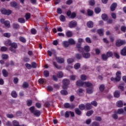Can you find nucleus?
<instances>
[{
    "label": "nucleus",
    "instance_id": "obj_59",
    "mask_svg": "<svg viewBox=\"0 0 126 126\" xmlns=\"http://www.w3.org/2000/svg\"><path fill=\"white\" fill-rule=\"evenodd\" d=\"M104 89H105V86L104 85H101L99 86L100 91H104Z\"/></svg>",
    "mask_w": 126,
    "mask_h": 126
},
{
    "label": "nucleus",
    "instance_id": "obj_12",
    "mask_svg": "<svg viewBox=\"0 0 126 126\" xmlns=\"http://www.w3.org/2000/svg\"><path fill=\"white\" fill-rule=\"evenodd\" d=\"M76 48L78 49V51L80 52V53H82V52H83V48L81 47V44H77L76 45Z\"/></svg>",
    "mask_w": 126,
    "mask_h": 126
},
{
    "label": "nucleus",
    "instance_id": "obj_39",
    "mask_svg": "<svg viewBox=\"0 0 126 126\" xmlns=\"http://www.w3.org/2000/svg\"><path fill=\"white\" fill-rule=\"evenodd\" d=\"M106 56L108 58H111L113 57V53L111 51H108L106 53Z\"/></svg>",
    "mask_w": 126,
    "mask_h": 126
},
{
    "label": "nucleus",
    "instance_id": "obj_9",
    "mask_svg": "<svg viewBox=\"0 0 126 126\" xmlns=\"http://www.w3.org/2000/svg\"><path fill=\"white\" fill-rule=\"evenodd\" d=\"M117 114H119V115H126V112L124 109L120 108L117 110Z\"/></svg>",
    "mask_w": 126,
    "mask_h": 126
},
{
    "label": "nucleus",
    "instance_id": "obj_24",
    "mask_svg": "<svg viewBox=\"0 0 126 126\" xmlns=\"http://www.w3.org/2000/svg\"><path fill=\"white\" fill-rule=\"evenodd\" d=\"M68 42H69V44H70V45H75V41H74V39L69 38Z\"/></svg>",
    "mask_w": 126,
    "mask_h": 126
},
{
    "label": "nucleus",
    "instance_id": "obj_33",
    "mask_svg": "<svg viewBox=\"0 0 126 126\" xmlns=\"http://www.w3.org/2000/svg\"><path fill=\"white\" fill-rule=\"evenodd\" d=\"M79 109L80 110H81L82 111H83L85 109V105L84 104H81L79 105Z\"/></svg>",
    "mask_w": 126,
    "mask_h": 126
},
{
    "label": "nucleus",
    "instance_id": "obj_1",
    "mask_svg": "<svg viewBox=\"0 0 126 126\" xmlns=\"http://www.w3.org/2000/svg\"><path fill=\"white\" fill-rule=\"evenodd\" d=\"M121 74H122V73L121 71H118L116 73V77L114 78L113 77L111 78L112 81H120L121 80Z\"/></svg>",
    "mask_w": 126,
    "mask_h": 126
},
{
    "label": "nucleus",
    "instance_id": "obj_22",
    "mask_svg": "<svg viewBox=\"0 0 126 126\" xmlns=\"http://www.w3.org/2000/svg\"><path fill=\"white\" fill-rule=\"evenodd\" d=\"M121 54L122 56H126V46L121 50Z\"/></svg>",
    "mask_w": 126,
    "mask_h": 126
},
{
    "label": "nucleus",
    "instance_id": "obj_8",
    "mask_svg": "<svg viewBox=\"0 0 126 126\" xmlns=\"http://www.w3.org/2000/svg\"><path fill=\"white\" fill-rule=\"evenodd\" d=\"M56 60L59 63H64V59L62 57H57Z\"/></svg>",
    "mask_w": 126,
    "mask_h": 126
},
{
    "label": "nucleus",
    "instance_id": "obj_4",
    "mask_svg": "<svg viewBox=\"0 0 126 126\" xmlns=\"http://www.w3.org/2000/svg\"><path fill=\"white\" fill-rule=\"evenodd\" d=\"M63 89H67V85L69 84V80H67V79H64L63 80Z\"/></svg>",
    "mask_w": 126,
    "mask_h": 126
},
{
    "label": "nucleus",
    "instance_id": "obj_17",
    "mask_svg": "<svg viewBox=\"0 0 126 126\" xmlns=\"http://www.w3.org/2000/svg\"><path fill=\"white\" fill-rule=\"evenodd\" d=\"M82 56L84 59H89L90 58V53H83Z\"/></svg>",
    "mask_w": 126,
    "mask_h": 126
},
{
    "label": "nucleus",
    "instance_id": "obj_48",
    "mask_svg": "<svg viewBox=\"0 0 126 126\" xmlns=\"http://www.w3.org/2000/svg\"><path fill=\"white\" fill-rule=\"evenodd\" d=\"M61 94L62 95H67L68 94V93L65 90H62L61 91Z\"/></svg>",
    "mask_w": 126,
    "mask_h": 126
},
{
    "label": "nucleus",
    "instance_id": "obj_62",
    "mask_svg": "<svg viewBox=\"0 0 126 126\" xmlns=\"http://www.w3.org/2000/svg\"><path fill=\"white\" fill-rule=\"evenodd\" d=\"M94 11L96 13H99L101 11V9L98 7L95 8L94 9Z\"/></svg>",
    "mask_w": 126,
    "mask_h": 126
},
{
    "label": "nucleus",
    "instance_id": "obj_2",
    "mask_svg": "<svg viewBox=\"0 0 126 126\" xmlns=\"http://www.w3.org/2000/svg\"><path fill=\"white\" fill-rule=\"evenodd\" d=\"M10 46L11 47L9 48V51L13 53H15L16 52L15 49L17 48V44L15 42H12Z\"/></svg>",
    "mask_w": 126,
    "mask_h": 126
},
{
    "label": "nucleus",
    "instance_id": "obj_60",
    "mask_svg": "<svg viewBox=\"0 0 126 126\" xmlns=\"http://www.w3.org/2000/svg\"><path fill=\"white\" fill-rule=\"evenodd\" d=\"M31 16V15L30 14V13H27L25 15L26 19L27 20H28V19L30 18Z\"/></svg>",
    "mask_w": 126,
    "mask_h": 126
},
{
    "label": "nucleus",
    "instance_id": "obj_18",
    "mask_svg": "<svg viewBox=\"0 0 126 126\" xmlns=\"http://www.w3.org/2000/svg\"><path fill=\"white\" fill-rule=\"evenodd\" d=\"M83 51H85L86 53L90 52V47H89L88 45H86L83 48Z\"/></svg>",
    "mask_w": 126,
    "mask_h": 126
},
{
    "label": "nucleus",
    "instance_id": "obj_10",
    "mask_svg": "<svg viewBox=\"0 0 126 126\" xmlns=\"http://www.w3.org/2000/svg\"><path fill=\"white\" fill-rule=\"evenodd\" d=\"M76 85L79 87H81V86H83V85H84V82L79 80L76 82Z\"/></svg>",
    "mask_w": 126,
    "mask_h": 126
},
{
    "label": "nucleus",
    "instance_id": "obj_35",
    "mask_svg": "<svg viewBox=\"0 0 126 126\" xmlns=\"http://www.w3.org/2000/svg\"><path fill=\"white\" fill-rule=\"evenodd\" d=\"M93 113H94L93 110H90L87 112L86 116H87V117H90V116H91Z\"/></svg>",
    "mask_w": 126,
    "mask_h": 126
},
{
    "label": "nucleus",
    "instance_id": "obj_3",
    "mask_svg": "<svg viewBox=\"0 0 126 126\" xmlns=\"http://www.w3.org/2000/svg\"><path fill=\"white\" fill-rule=\"evenodd\" d=\"M0 11L2 14H5V15H9L11 14V11L9 10H6L4 8H1Z\"/></svg>",
    "mask_w": 126,
    "mask_h": 126
},
{
    "label": "nucleus",
    "instance_id": "obj_44",
    "mask_svg": "<svg viewBox=\"0 0 126 126\" xmlns=\"http://www.w3.org/2000/svg\"><path fill=\"white\" fill-rule=\"evenodd\" d=\"M79 67H80V63H76L74 65V68H75V69H78Z\"/></svg>",
    "mask_w": 126,
    "mask_h": 126
},
{
    "label": "nucleus",
    "instance_id": "obj_23",
    "mask_svg": "<svg viewBox=\"0 0 126 126\" xmlns=\"http://www.w3.org/2000/svg\"><path fill=\"white\" fill-rule=\"evenodd\" d=\"M94 25V23L92 21H89L87 23V26L89 28H92Z\"/></svg>",
    "mask_w": 126,
    "mask_h": 126
},
{
    "label": "nucleus",
    "instance_id": "obj_63",
    "mask_svg": "<svg viewBox=\"0 0 126 126\" xmlns=\"http://www.w3.org/2000/svg\"><path fill=\"white\" fill-rule=\"evenodd\" d=\"M27 104L28 106H29V107L31 106V105H32V100H28L27 101Z\"/></svg>",
    "mask_w": 126,
    "mask_h": 126
},
{
    "label": "nucleus",
    "instance_id": "obj_5",
    "mask_svg": "<svg viewBox=\"0 0 126 126\" xmlns=\"http://www.w3.org/2000/svg\"><path fill=\"white\" fill-rule=\"evenodd\" d=\"M125 44H126V41L125 40L119 39L116 41V45L117 47H121V46H123V45H125Z\"/></svg>",
    "mask_w": 126,
    "mask_h": 126
},
{
    "label": "nucleus",
    "instance_id": "obj_61",
    "mask_svg": "<svg viewBox=\"0 0 126 126\" xmlns=\"http://www.w3.org/2000/svg\"><path fill=\"white\" fill-rule=\"evenodd\" d=\"M86 42H87V43H88L89 44H91V39H90V38L89 37L86 38Z\"/></svg>",
    "mask_w": 126,
    "mask_h": 126
},
{
    "label": "nucleus",
    "instance_id": "obj_16",
    "mask_svg": "<svg viewBox=\"0 0 126 126\" xmlns=\"http://www.w3.org/2000/svg\"><path fill=\"white\" fill-rule=\"evenodd\" d=\"M120 94H121L120 93V91H116L114 93V96L115 98H119V97H120Z\"/></svg>",
    "mask_w": 126,
    "mask_h": 126
},
{
    "label": "nucleus",
    "instance_id": "obj_20",
    "mask_svg": "<svg viewBox=\"0 0 126 126\" xmlns=\"http://www.w3.org/2000/svg\"><path fill=\"white\" fill-rule=\"evenodd\" d=\"M11 41L10 40H6L4 44L5 46H7V47L10 46L11 45Z\"/></svg>",
    "mask_w": 126,
    "mask_h": 126
},
{
    "label": "nucleus",
    "instance_id": "obj_53",
    "mask_svg": "<svg viewBox=\"0 0 126 126\" xmlns=\"http://www.w3.org/2000/svg\"><path fill=\"white\" fill-rule=\"evenodd\" d=\"M89 2L90 5H94L95 4V0H89Z\"/></svg>",
    "mask_w": 126,
    "mask_h": 126
},
{
    "label": "nucleus",
    "instance_id": "obj_43",
    "mask_svg": "<svg viewBox=\"0 0 126 126\" xmlns=\"http://www.w3.org/2000/svg\"><path fill=\"white\" fill-rule=\"evenodd\" d=\"M13 28H14V29H19V25L17 24H13Z\"/></svg>",
    "mask_w": 126,
    "mask_h": 126
},
{
    "label": "nucleus",
    "instance_id": "obj_13",
    "mask_svg": "<svg viewBox=\"0 0 126 126\" xmlns=\"http://www.w3.org/2000/svg\"><path fill=\"white\" fill-rule=\"evenodd\" d=\"M33 114L35 117H39L41 115V112L38 110H35Z\"/></svg>",
    "mask_w": 126,
    "mask_h": 126
},
{
    "label": "nucleus",
    "instance_id": "obj_30",
    "mask_svg": "<svg viewBox=\"0 0 126 126\" xmlns=\"http://www.w3.org/2000/svg\"><path fill=\"white\" fill-rule=\"evenodd\" d=\"M66 35L68 38H70V37H72V32L70 31H67L66 32Z\"/></svg>",
    "mask_w": 126,
    "mask_h": 126
},
{
    "label": "nucleus",
    "instance_id": "obj_50",
    "mask_svg": "<svg viewBox=\"0 0 126 126\" xmlns=\"http://www.w3.org/2000/svg\"><path fill=\"white\" fill-rule=\"evenodd\" d=\"M88 15L89 16H92V15H93V11L88 9Z\"/></svg>",
    "mask_w": 126,
    "mask_h": 126
},
{
    "label": "nucleus",
    "instance_id": "obj_64",
    "mask_svg": "<svg viewBox=\"0 0 126 126\" xmlns=\"http://www.w3.org/2000/svg\"><path fill=\"white\" fill-rule=\"evenodd\" d=\"M93 126H100V125H99V123L98 122H93V124H92Z\"/></svg>",
    "mask_w": 126,
    "mask_h": 126
},
{
    "label": "nucleus",
    "instance_id": "obj_40",
    "mask_svg": "<svg viewBox=\"0 0 126 126\" xmlns=\"http://www.w3.org/2000/svg\"><path fill=\"white\" fill-rule=\"evenodd\" d=\"M60 19L61 21L64 22V21H65V17L64 16H63V15H61L60 16Z\"/></svg>",
    "mask_w": 126,
    "mask_h": 126
},
{
    "label": "nucleus",
    "instance_id": "obj_52",
    "mask_svg": "<svg viewBox=\"0 0 126 126\" xmlns=\"http://www.w3.org/2000/svg\"><path fill=\"white\" fill-rule=\"evenodd\" d=\"M23 88H28V86H29V85H28V83L24 82L23 84Z\"/></svg>",
    "mask_w": 126,
    "mask_h": 126
},
{
    "label": "nucleus",
    "instance_id": "obj_34",
    "mask_svg": "<svg viewBox=\"0 0 126 126\" xmlns=\"http://www.w3.org/2000/svg\"><path fill=\"white\" fill-rule=\"evenodd\" d=\"M63 46L65 48H67L69 46V42L68 41H63Z\"/></svg>",
    "mask_w": 126,
    "mask_h": 126
},
{
    "label": "nucleus",
    "instance_id": "obj_25",
    "mask_svg": "<svg viewBox=\"0 0 126 126\" xmlns=\"http://www.w3.org/2000/svg\"><path fill=\"white\" fill-rule=\"evenodd\" d=\"M84 85H85L86 87H91L93 85L92 83L89 82H85Z\"/></svg>",
    "mask_w": 126,
    "mask_h": 126
},
{
    "label": "nucleus",
    "instance_id": "obj_55",
    "mask_svg": "<svg viewBox=\"0 0 126 126\" xmlns=\"http://www.w3.org/2000/svg\"><path fill=\"white\" fill-rule=\"evenodd\" d=\"M32 68H36L37 67V63L35 62H32Z\"/></svg>",
    "mask_w": 126,
    "mask_h": 126
},
{
    "label": "nucleus",
    "instance_id": "obj_28",
    "mask_svg": "<svg viewBox=\"0 0 126 126\" xmlns=\"http://www.w3.org/2000/svg\"><path fill=\"white\" fill-rule=\"evenodd\" d=\"M11 96L13 98H16L17 97V94L15 91H13L11 92Z\"/></svg>",
    "mask_w": 126,
    "mask_h": 126
},
{
    "label": "nucleus",
    "instance_id": "obj_42",
    "mask_svg": "<svg viewBox=\"0 0 126 126\" xmlns=\"http://www.w3.org/2000/svg\"><path fill=\"white\" fill-rule=\"evenodd\" d=\"M43 73L45 77H49V75H50V73L49 72V71L45 70L44 71Z\"/></svg>",
    "mask_w": 126,
    "mask_h": 126
},
{
    "label": "nucleus",
    "instance_id": "obj_54",
    "mask_svg": "<svg viewBox=\"0 0 126 126\" xmlns=\"http://www.w3.org/2000/svg\"><path fill=\"white\" fill-rule=\"evenodd\" d=\"M19 40L21 42H22V43H26V39L23 37H20Z\"/></svg>",
    "mask_w": 126,
    "mask_h": 126
},
{
    "label": "nucleus",
    "instance_id": "obj_19",
    "mask_svg": "<svg viewBox=\"0 0 126 126\" xmlns=\"http://www.w3.org/2000/svg\"><path fill=\"white\" fill-rule=\"evenodd\" d=\"M93 88H87L86 89V92L88 94H92V93H93Z\"/></svg>",
    "mask_w": 126,
    "mask_h": 126
},
{
    "label": "nucleus",
    "instance_id": "obj_29",
    "mask_svg": "<svg viewBox=\"0 0 126 126\" xmlns=\"http://www.w3.org/2000/svg\"><path fill=\"white\" fill-rule=\"evenodd\" d=\"M101 18L103 20L106 21L108 20V16L106 14H103L101 15Z\"/></svg>",
    "mask_w": 126,
    "mask_h": 126
},
{
    "label": "nucleus",
    "instance_id": "obj_11",
    "mask_svg": "<svg viewBox=\"0 0 126 126\" xmlns=\"http://www.w3.org/2000/svg\"><path fill=\"white\" fill-rule=\"evenodd\" d=\"M116 106L119 108H122L124 106V102L122 100L118 101L116 103Z\"/></svg>",
    "mask_w": 126,
    "mask_h": 126
},
{
    "label": "nucleus",
    "instance_id": "obj_36",
    "mask_svg": "<svg viewBox=\"0 0 126 126\" xmlns=\"http://www.w3.org/2000/svg\"><path fill=\"white\" fill-rule=\"evenodd\" d=\"M80 79L81 80L85 81L87 79V76L86 75L83 74L80 76Z\"/></svg>",
    "mask_w": 126,
    "mask_h": 126
},
{
    "label": "nucleus",
    "instance_id": "obj_41",
    "mask_svg": "<svg viewBox=\"0 0 126 126\" xmlns=\"http://www.w3.org/2000/svg\"><path fill=\"white\" fill-rule=\"evenodd\" d=\"M53 65L58 69H60V68H62V67L61 66H58V64L56 62H53Z\"/></svg>",
    "mask_w": 126,
    "mask_h": 126
},
{
    "label": "nucleus",
    "instance_id": "obj_32",
    "mask_svg": "<svg viewBox=\"0 0 126 126\" xmlns=\"http://www.w3.org/2000/svg\"><path fill=\"white\" fill-rule=\"evenodd\" d=\"M101 59L103 60V61H106L107 60H108V56L105 54H102L101 55Z\"/></svg>",
    "mask_w": 126,
    "mask_h": 126
},
{
    "label": "nucleus",
    "instance_id": "obj_6",
    "mask_svg": "<svg viewBox=\"0 0 126 126\" xmlns=\"http://www.w3.org/2000/svg\"><path fill=\"white\" fill-rule=\"evenodd\" d=\"M64 108H66V109H74V108L75 107L74 106V104H70L68 103H65L64 104Z\"/></svg>",
    "mask_w": 126,
    "mask_h": 126
},
{
    "label": "nucleus",
    "instance_id": "obj_46",
    "mask_svg": "<svg viewBox=\"0 0 126 126\" xmlns=\"http://www.w3.org/2000/svg\"><path fill=\"white\" fill-rule=\"evenodd\" d=\"M18 22L20 23H25V19L22 18H19L18 19Z\"/></svg>",
    "mask_w": 126,
    "mask_h": 126
},
{
    "label": "nucleus",
    "instance_id": "obj_26",
    "mask_svg": "<svg viewBox=\"0 0 126 126\" xmlns=\"http://www.w3.org/2000/svg\"><path fill=\"white\" fill-rule=\"evenodd\" d=\"M85 107L87 110H91V109H92V105H91L90 103L86 104Z\"/></svg>",
    "mask_w": 126,
    "mask_h": 126
},
{
    "label": "nucleus",
    "instance_id": "obj_56",
    "mask_svg": "<svg viewBox=\"0 0 126 126\" xmlns=\"http://www.w3.org/2000/svg\"><path fill=\"white\" fill-rule=\"evenodd\" d=\"M83 92V90L82 89H79L77 91V93L78 95H80Z\"/></svg>",
    "mask_w": 126,
    "mask_h": 126
},
{
    "label": "nucleus",
    "instance_id": "obj_58",
    "mask_svg": "<svg viewBox=\"0 0 126 126\" xmlns=\"http://www.w3.org/2000/svg\"><path fill=\"white\" fill-rule=\"evenodd\" d=\"M1 58L3 60H6V59L8 58V56L6 54H3L1 56Z\"/></svg>",
    "mask_w": 126,
    "mask_h": 126
},
{
    "label": "nucleus",
    "instance_id": "obj_49",
    "mask_svg": "<svg viewBox=\"0 0 126 126\" xmlns=\"http://www.w3.org/2000/svg\"><path fill=\"white\" fill-rule=\"evenodd\" d=\"M67 62L68 63H72L74 62V59L72 58H69L68 59H67Z\"/></svg>",
    "mask_w": 126,
    "mask_h": 126
},
{
    "label": "nucleus",
    "instance_id": "obj_14",
    "mask_svg": "<svg viewBox=\"0 0 126 126\" xmlns=\"http://www.w3.org/2000/svg\"><path fill=\"white\" fill-rule=\"evenodd\" d=\"M2 73L4 77H7V76H8V72H7L5 69H3L2 70Z\"/></svg>",
    "mask_w": 126,
    "mask_h": 126
},
{
    "label": "nucleus",
    "instance_id": "obj_31",
    "mask_svg": "<svg viewBox=\"0 0 126 126\" xmlns=\"http://www.w3.org/2000/svg\"><path fill=\"white\" fill-rule=\"evenodd\" d=\"M4 25L7 28H9L10 27V22H9V21H5V23H4Z\"/></svg>",
    "mask_w": 126,
    "mask_h": 126
},
{
    "label": "nucleus",
    "instance_id": "obj_38",
    "mask_svg": "<svg viewBox=\"0 0 126 126\" xmlns=\"http://www.w3.org/2000/svg\"><path fill=\"white\" fill-rule=\"evenodd\" d=\"M10 5L12 7H16L17 6V3L15 1L11 2Z\"/></svg>",
    "mask_w": 126,
    "mask_h": 126
},
{
    "label": "nucleus",
    "instance_id": "obj_45",
    "mask_svg": "<svg viewBox=\"0 0 126 126\" xmlns=\"http://www.w3.org/2000/svg\"><path fill=\"white\" fill-rule=\"evenodd\" d=\"M31 33H32V35H35L37 33V31L34 28L32 29L31 31Z\"/></svg>",
    "mask_w": 126,
    "mask_h": 126
},
{
    "label": "nucleus",
    "instance_id": "obj_21",
    "mask_svg": "<svg viewBox=\"0 0 126 126\" xmlns=\"http://www.w3.org/2000/svg\"><path fill=\"white\" fill-rule=\"evenodd\" d=\"M75 58L77 59V60H81V59H82V55L79 53H77L75 55Z\"/></svg>",
    "mask_w": 126,
    "mask_h": 126
},
{
    "label": "nucleus",
    "instance_id": "obj_51",
    "mask_svg": "<svg viewBox=\"0 0 126 126\" xmlns=\"http://www.w3.org/2000/svg\"><path fill=\"white\" fill-rule=\"evenodd\" d=\"M30 111H31V112L33 114L34 112H35V107L34 106H32L29 109Z\"/></svg>",
    "mask_w": 126,
    "mask_h": 126
},
{
    "label": "nucleus",
    "instance_id": "obj_37",
    "mask_svg": "<svg viewBox=\"0 0 126 126\" xmlns=\"http://www.w3.org/2000/svg\"><path fill=\"white\" fill-rule=\"evenodd\" d=\"M75 112L76 114L77 115H78L79 116L81 115V111L78 108H75Z\"/></svg>",
    "mask_w": 126,
    "mask_h": 126
},
{
    "label": "nucleus",
    "instance_id": "obj_7",
    "mask_svg": "<svg viewBox=\"0 0 126 126\" xmlns=\"http://www.w3.org/2000/svg\"><path fill=\"white\" fill-rule=\"evenodd\" d=\"M77 25V23L75 21H72L69 23V27L70 28H74Z\"/></svg>",
    "mask_w": 126,
    "mask_h": 126
},
{
    "label": "nucleus",
    "instance_id": "obj_15",
    "mask_svg": "<svg viewBox=\"0 0 126 126\" xmlns=\"http://www.w3.org/2000/svg\"><path fill=\"white\" fill-rule=\"evenodd\" d=\"M116 7H117V4L116 3H113L110 6L111 11H114L115 9H116Z\"/></svg>",
    "mask_w": 126,
    "mask_h": 126
},
{
    "label": "nucleus",
    "instance_id": "obj_57",
    "mask_svg": "<svg viewBox=\"0 0 126 126\" xmlns=\"http://www.w3.org/2000/svg\"><path fill=\"white\" fill-rule=\"evenodd\" d=\"M112 118L113 119H114V120H117V119H118V114H117V112H115L112 115Z\"/></svg>",
    "mask_w": 126,
    "mask_h": 126
},
{
    "label": "nucleus",
    "instance_id": "obj_47",
    "mask_svg": "<svg viewBox=\"0 0 126 126\" xmlns=\"http://www.w3.org/2000/svg\"><path fill=\"white\" fill-rule=\"evenodd\" d=\"M25 66L27 67V68H28V69H31L32 68V66L31 64L28 63L25 64Z\"/></svg>",
    "mask_w": 126,
    "mask_h": 126
},
{
    "label": "nucleus",
    "instance_id": "obj_27",
    "mask_svg": "<svg viewBox=\"0 0 126 126\" xmlns=\"http://www.w3.org/2000/svg\"><path fill=\"white\" fill-rule=\"evenodd\" d=\"M97 33L99 34L100 36H103V34L104 33V30L103 29H99L97 30Z\"/></svg>",
    "mask_w": 126,
    "mask_h": 126
}]
</instances>
